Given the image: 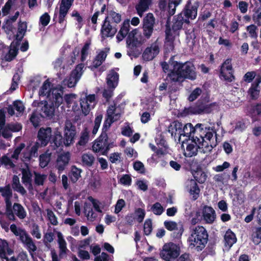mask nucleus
I'll return each instance as SVG.
<instances>
[{"label":"nucleus","mask_w":261,"mask_h":261,"mask_svg":"<svg viewBox=\"0 0 261 261\" xmlns=\"http://www.w3.org/2000/svg\"><path fill=\"white\" fill-rule=\"evenodd\" d=\"M174 56H172L169 61V64L171 66L172 69L168 73L167 78L170 82L181 83L186 79L191 80L196 79L195 67L192 63H180L174 61Z\"/></svg>","instance_id":"nucleus-1"},{"label":"nucleus","mask_w":261,"mask_h":261,"mask_svg":"<svg viewBox=\"0 0 261 261\" xmlns=\"http://www.w3.org/2000/svg\"><path fill=\"white\" fill-rule=\"evenodd\" d=\"M217 139L216 130L212 127H205L202 134H200L199 137H193V142L198 145L201 152L206 153L217 146Z\"/></svg>","instance_id":"nucleus-2"},{"label":"nucleus","mask_w":261,"mask_h":261,"mask_svg":"<svg viewBox=\"0 0 261 261\" xmlns=\"http://www.w3.org/2000/svg\"><path fill=\"white\" fill-rule=\"evenodd\" d=\"M76 134L75 127L71 123H66L64 129V137L58 130L52 134L50 143L53 150H56L58 147L65 145L68 146L73 143Z\"/></svg>","instance_id":"nucleus-3"},{"label":"nucleus","mask_w":261,"mask_h":261,"mask_svg":"<svg viewBox=\"0 0 261 261\" xmlns=\"http://www.w3.org/2000/svg\"><path fill=\"white\" fill-rule=\"evenodd\" d=\"M148 39L144 35L139 33L137 29L130 31L126 40L127 54L129 56H138L140 54L139 47L143 45Z\"/></svg>","instance_id":"nucleus-4"},{"label":"nucleus","mask_w":261,"mask_h":261,"mask_svg":"<svg viewBox=\"0 0 261 261\" xmlns=\"http://www.w3.org/2000/svg\"><path fill=\"white\" fill-rule=\"evenodd\" d=\"M51 83L47 79L43 83L40 88L39 94L41 96H46L47 99L54 101L56 106H60L63 101V87L59 86V88H51Z\"/></svg>","instance_id":"nucleus-5"},{"label":"nucleus","mask_w":261,"mask_h":261,"mask_svg":"<svg viewBox=\"0 0 261 261\" xmlns=\"http://www.w3.org/2000/svg\"><path fill=\"white\" fill-rule=\"evenodd\" d=\"M208 234L206 229L201 226H197L191 230L189 238L190 245L196 247L198 251L204 248L208 241Z\"/></svg>","instance_id":"nucleus-6"},{"label":"nucleus","mask_w":261,"mask_h":261,"mask_svg":"<svg viewBox=\"0 0 261 261\" xmlns=\"http://www.w3.org/2000/svg\"><path fill=\"white\" fill-rule=\"evenodd\" d=\"M14 250L9 247L8 242L0 239V258L2 261H29L25 253H19L17 256H11Z\"/></svg>","instance_id":"nucleus-7"},{"label":"nucleus","mask_w":261,"mask_h":261,"mask_svg":"<svg viewBox=\"0 0 261 261\" xmlns=\"http://www.w3.org/2000/svg\"><path fill=\"white\" fill-rule=\"evenodd\" d=\"M33 107H37L40 116L43 118L50 119L55 115L56 108L59 106H56L54 101L50 100H42L38 101H34L33 102Z\"/></svg>","instance_id":"nucleus-8"},{"label":"nucleus","mask_w":261,"mask_h":261,"mask_svg":"<svg viewBox=\"0 0 261 261\" xmlns=\"http://www.w3.org/2000/svg\"><path fill=\"white\" fill-rule=\"evenodd\" d=\"M107 131L105 130L103 127H102V132L100 136L95 141L92 145V150L94 152L107 155L110 149L114 146V143L109 140Z\"/></svg>","instance_id":"nucleus-9"},{"label":"nucleus","mask_w":261,"mask_h":261,"mask_svg":"<svg viewBox=\"0 0 261 261\" xmlns=\"http://www.w3.org/2000/svg\"><path fill=\"white\" fill-rule=\"evenodd\" d=\"M156 24L155 18L151 13H147L142 19V33L147 38L152 36Z\"/></svg>","instance_id":"nucleus-10"},{"label":"nucleus","mask_w":261,"mask_h":261,"mask_svg":"<svg viewBox=\"0 0 261 261\" xmlns=\"http://www.w3.org/2000/svg\"><path fill=\"white\" fill-rule=\"evenodd\" d=\"M179 255V249L174 243L166 244L164 245L160 253V256L166 261H171Z\"/></svg>","instance_id":"nucleus-11"},{"label":"nucleus","mask_w":261,"mask_h":261,"mask_svg":"<svg viewBox=\"0 0 261 261\" xmlns=\"http://www.w3.org/2000/svg\"><path fill=\"white\" fill-rule=\"evenodd\" d=\"M161 43L158 39L147 46L144 50L142 58L145 61L153 60L160 53Z\"/></svg>","instance_id":"nucleus-12"},{"label":"nucleus","mask_w":261,"mask_h":261,"mask_svg":"<svg viewBox=\"0 0 261 261\" xmlns=\"http://www.w3.org/2000/svg\"><path fill=\"white\" fill-rule=\"evenodd\" d=\"M116 104L110 106L107 111V118L105 121L103 127L105 130H108L112 123L119 120L120 118V113H116Z\"/></svg>","instance_id":"nucleus-13"},{"label":"nucleus","mask_w":261,"mask_h":261,"mask_svg":"<svg viewBox=\"0 0 261 261\" xmlns=\"http://www.w3.org/2000/svg\"><path fill=\"white\" fill-rule=\"evenodd\" d=\"M82 75V63H79L73 70L70 75L63 81V84L69 88H72L75 86L79 81Z\"/></svg>","instance_id":"nucleus-14"},{"label":"nucleus","mask_w":261,"mask_h":261,"mask_svg":"<svg viewBox=\"0 0 261 261\" xmlns=\"http://www.w3.org/2000/svg\"><path fill=\"white\" fill-rule=\"evenodd\" d=\"M52 136L51 127H41L38 132L37 142L41 146L45 147L50 142Z\"/></svg>","instance_id":"nucleus-15"},{"label":"nucleus","mask_w":261,"mask_h":261,"mask_svg":"<svg viewBox=\"0 0 261 261\" xmlns=\"http://www.w3.org/2000/svg\"><path fill=\"white\" fill-rule=\"evenodd\" d=\"M220 75L221 77L227 82H231L234 80V76L233 75V69L230 60L227 59L222 64L220 69Z\"/></svg>","instance_id":"nucleus-16"},{"label":"nucleus","mask_w":261,"mask_h":261,"mask_svg":"<svg viewBox=\"0 0 261 261\" xmlns=\"http://www.w3.org/2000/svg\"><path fill=\"white\" fill-rule=\"evenodd\" d=\"M175 35L169 27H167L165 31V39L164 41V49L165 54L167 55L172 52L174 49Z\"/></svg>","instance_id":"nucleus-17"},{"label":"nucleus","mask_w":261,"mask_h":261,"mask_svg":"<svg viewBox=\"0 0 261 261\" xmlns=\"http://www.w3.org/2000/svg\"><path fill=\"white\" fill-rule=\"evenodd\" d=\"M199 7L198 3L192 4L191 1L189 0L185 6L182 12L180 13L181 15L183 14L186 19H194L197 15V9Z\"/></svg>","instance_id":"nucleus-18"},{"label":"nucleus","mask_w":261,"mask_h":261,"mask_svg":"<svg viewBox=\"0 0 261 261\" xmlns=\"http://www.w3.org/2000/svg\"><path fill=\"white\" fill-rule=\"evenodd\" d=\"M10 229L15 236L19 237V240L23 245L33 239L25 229L18 228L15 224H11Z\"/></svg>","instance_id":"nucleus-19"},{"label":"nucleus","mask_w":261,"mask_h":261,"mask_svg":"<svg viewBox=\"0 0 261 261\" xmlns=\"http://www.w3.org/2000/svg\"><path fill=\"white\" fill-rule=\"evenodd\" d=\"M164 225L167 230L176 231L174 236L177 238H180L184 231L183 225L181 223H177L173 221H165Z\"/></svg>","instance_id":"nucleus-20"},{"label":"nucleus","mask_w":261,"mask_h":261,"mask_svg":"<svg viewBox=\"0 0 261 261\" xmlns=\"http://www.w3.org/2000/svg\"><path fill=\"white\" fill-rule=\"evenodd\" d=\"M74 0H60L58 22L62 23Z\"/></svg>","instance_id":"nucleus-21"},{"label":"nucleus","mask_w":261,"mask_h":261,"mask_svg":"<svg viewBox=\"0 0 261 261\" xmlns=\"http://www.w3.org/2000/svg\"><path fill=\"white\" fill-rule=\"evenodd\" d=\"M70 159V154L69 152L61 153L58 156L56 168L58 170L59 172L61 173L65 170L69 163Z\"/></svg>","instance_id":"nucleus-22"},{"label":"nucleus","mask_w":261,"mask_h":261,"mask_svg":"<svg viewBox=\"0 0 261 261\" xmlns=\"http://www.w3.org/2000/svg\"><path fill=\"white\" fill-rule=\"evenodd\" d=\"M261 83V75H257L254 82L248 90V94L252 99H256L259 95L260 88L259 84Z\"/></svg>","instance_id":"nucleus-23"},{"label":"nucleus","mask_w":261,"mask_h":261,"mask_svg":"<svg viewBox=\"0 0 261 261\" xmlns=\"http://www.w3.org/2000/svg\"><path fill=\"white\" fill-rule=\"evenodd\" d=\"M76 96L73 94H66L64 97V99L68 108L72 107V109L74 112L78 111L82 108V98H80V106L77 105V101L75 100Z\"/></svg>","instance_id":"nucleus-24"},{"label":"nucleus","mask_w":261,"mask_h":261,"mask_svg":"<svg viewBox=\"0 0 261 261\" xmlns=\"http://www.w3.org/2000/svg\"><path fill=\"white\" fill-rule=\"evenodd\" d=\"M153 0H139L135 6V9L140 17H142L144 13L147 11L152 5Z\"/></svg>","instance_id":"nucleus-25"},{"label":"nucleus","mask_w":261,"mask_h":261,"mask_svg":"<svg viewBox=\"0 0 261 261\" xmlns=\"http://www.w3.org/2000/svg\"><path fill=\"white\" fill-rule=\"evenodd\" d=\"M186 188L194 200H196L199 195L200 189L195 180L191 179L187 181Z\"/></svg>","instance_id":"nucleus-26"},{"label":"nucleus","mask_w":261,"mask_h":261,"mask_svg":"<svg viewBox=\"0 0 261 261\" xmlns=\"http://www.w3.org/2000/svg\"><path fill=\"white\" fill-rule=\"evenodd\" d=\"M116 26V24L105 21L101 29L102 36L106 37L113 36L117 31Z\"/></svg>","instance_id":"nucleus-27"},{"label":"nucleus","mask_w":261,"mask_h":261,"mask_svg":"<svg viewBox=\"0 0 261 261\" xmlns=\"http://www.w3.org/2000/svg\"><path fill=\"white\" fill-rule=\"evenodd\" d=\"M130 21L128 19L125 20L122 24L116 38L118 42L123 40L126 36H128L130 31Z\"/></svg>","instance_id":"nucleus-28"},{"label":"nucleus","mask_w":261,"mask_h":261,"mask_svg":"<svg viewBox=\"0 0 261 261\" xmlns=\"http://www.w3.org/2000/svg\"><path fill=\"white\" fill-rule=\"evenodd\" d=\"M202 216L204 220L207 223L211 224L216 219V214L214 209L208 206H204L202 211Z\"/></svg>","instance_id":"nucleus-29"},{"label":"nucleus","mask_w":261,"mask_h":261,"mask_svg":"<svg viewBox=\"0 0 261 261\" xmlns=\"http://www.w3.org/2000/svg\"><path fill=\"white\" fill-rule=\"evenodd\" d=\"M184 22L189 23V20L187 19H184L181 14L178 15L175 18L172 29H171L174 35L178 34L177 32L182 28Z\"/></svg>","instance_id":"nucleus-30"},{"label":"nucleus","mask_w":261,"mask_h":261,"mask_svg":"<svg viewBox=\"0 0 261 261\" xmlns=\"http://www.w3.org/2000/svg\"><path fill=\"white\" fill-rule=\"evenodd\" d=\"M57 237L59 248V255L60 258H62L66 256L67 252L68 251L66 246L67 244L64 239L62 233L61 232H57Z\"/></svg>","instance_id":"nucleus-31"},{"label":"nucleus","mask_w":261,"mask_h":261,"mask_svg":"<svg viewBox=\"0 0 261 261\" xmlns=\"http://www.w3.org/2000/svg\"><path fill=\"white\" fill-rule=\"evenodd\" d=\"M118 74L114 70H111L107 77V84L108 87L115 89L118 85Z\"/></svg>","instance_id":"nucleus-32"},{"label":"nucleus","mask_w":261,"mask_h":261,"mask_svg":"<svg viewBox=\"0 0 261 261\" xmlns=\"http://www.w3.org/2000/svg\"><path fill=\"white\" fill-rule=\"evenodd\" d=\"M224 238L225 246L228 249L237 242L236 236L230 229L226 231Z\"/></svg>","instance_id":"nucleus-33"},{"label":"nucleus","mask_w":261,"mask_h":261,"mask_svg":"<svg viewBox=\"0 0 261 261\" xmlns=\"http://www.w3.org/2000/svg\"><path fill=\"white\" fill-rule=\"evenodd\" d=\"M183 124L181 122L178 121H174L168 127V131L171 133L173 136L174 134L175 136L177 133L179 135H182Z\"/></svg>","instance_id":"nucleus-34"},{"label":"nucleus","mask_w":261,"mask_h":261,"mask_svg":"<svg viewBox=\"0 0 261 261\" xmlns=\"http://www.w3.org/2000/svg\"><path fill=\"white\" fill-rule=\"evenodd\" d=\"M13 212L20 219H24L27 217V212L23 206L19 203H14L13 205Z\"/></svg>","instance_id":"nucleus-35"},{"label":"nucleus","mask_w":261,"mask_h":261,"mask_svg":"<svg viewBox=\"0 0 261 261\" xmlns=\"http://www.w3.org/2000/svg\"><path fill=\"white\" fill-rule=\"evenodd\" d=\"M95 96L94 94L89 95L86 97V106H83L84 109H83V114L85 115H87L90 112L91 108H93L94 105Z\"/></svg>","instance_id":"nucleus-36"},{"label":"nucleus","mask_w":261,"mask_h":261,"mask_svg":"<svg viewBox=\"0 0 261 261\" xmlns=\"http://www.w3.org/2000/svg\"><path fill=\"white\" fill-rule=\"evenodd\" d=\"M6 203V215L7 218L10 221H15L16 220L15 216L13 212V206L11 198H5Z\"/></svg>","instance_id":"nucleus-37"},{"label":"nucleus","mask_w":261,"mask_h":261,"mask_svg":"<svg viewBox=\"0 0 261 261\" xmlns=\"http://www.w3.org/2000/svg\"><path fill=\"white\" fill-rule=\"evenodd\" d=\"M12 185L14 190L19 192L22 195H24L26 194L27 191L24 188L20 185L19 178L17 175H13Z\"/></svg>","instance_id":"nucleus-38"},{"label":"nucleus","mask_w":261,"mask_h":261,"mask_svg":"<svg viewBox=\"0 0 261 261\" xmlns=\"http://www.w3.org/2000/svg\"><path fill=\"white\" fill-rule=\"evenodd\" d=\"M194 143L189 144L186 147V151L185 155L187 157H191L195 155L197 153L198 149H199L198 145L194 142Z\"/></svg>","instance_id":"nucleus-39"},{"label":"nucleus","mask_w":261,"mask_h":261,"mask_svg":"<svg viewBox=\"0 0 261 261\" xmlns=\"http://www.w3.org/2000/svg\"><path fill=\"white\" fill-rule=\"evenodd\" d=\"M107 56V53L103 50L100 51L99 54L96 56L93 62V66L95 68H97L100 66L103 62L105 60Z\"/></svg>","instance_id":"nucleus-40"},{"label":"nucleus","mask_w":261,"mask_h":261,"mask_svg":"<svg viewBox=\"0 0 261 261\" xmlns=\"http://www.w3.org/2000/svg\"><path fill=\"white\" fill-rule=\"evenodd\" d=\"M182 0H169L167 11L170 16L173 15L176 11V7L181 3Z\"/></svg>","instance_id":"nucleus-41"},{"label":"nucleus","mask_w":261,"mask_h":261,"mask_svg":"<svg viewBox=\"0 0 261 261\" xmlns=\"http://www.w3.org/2000/svg\"><path fill=\"white\" fill-rule=\"evenodd\" d=\"M121 20V16L120 14L114 11L109 12L108 16L106 18L105 21H108L110 23H118Z\"/></svg>","instance_id":"nucleus-42"},{"label":"nucleus","mask_w":261,"mask_h":261,"mask_svg":"<svg viewBox=\"0 0 261 261\" xmlns=\"http://www.w3.org/2000/svg\"><path fill=\"white\" fill-rule=\"evenodd\" d=\"M85 214L88 220L93 221L96 217V214L93 211L91 205L88 204L87 202L85 203Z\"/></svg>","instance_id":"nucleus-43"},{"label":"nucleus","mask_w":261,"mask_h":261,"mask_svg":"<svg viewBox=\"0 0 261 261\" xmlns=\"http://www.w3.org/2000/svg\"><path fill=\"white\" fill-rule=\"evenodd\" d=\"M34 183L37 186H43L46 179L47 175L34 172Z\"/></svg>","instance_id":"nucleus-44"},{"label":"nucleus","mask_w":261,"mask_h":261,"mask_svg":"<svg viewBox=\"0 0 261 261\" xmlns=\"http://www.w3.org/2000/svg\"><path fill=\"white\" fill-rule=\"evenodd\" d=\"M81 170L77 168L75 166H73L70 173L69 174L70 180L72 182H75L80 176Z\"/></svg>","instance_id":"nucleus-45"},{"label":"nucleus","mask_w":261,"mask_h":261,"mask_svg":"<svg viewBox=\"0 0 261 261\" xmlns=\"http://www.w3.org/2000/svg\"><path fill=\"white\" fill-rule=\"evenodd\" d=\"M22 182L26 185L27 183H30L32 182V174L29 169H22Z\"/></svg>","instance_id":"nucleus-46"},{"label":"nucleus","mask_w":261,"mask_h":261,"mask_svg":"<svg viewBox=\"0 0 261 261\" xmlns=\"http://www.w3.org/2000/svg\"><path fill=\"white\" fill-rule=\"evenodd\" d=\"M39 166L44 168L48 165L50 160V155L49 154L43 153L39 156Z\"/></svg>","instance_id":"nucleus-47"},{"label":"nucleus","mask_w":261,"mask_h":261,"mask_svg":"<svg viewBox=\"0 0 261 261\" xmlns=\"http://www.w3.org/2000/svg\"><path fill=\"white\" fill-rule=\"evenodd\" d=\"M0 192L5 198H11L12 196V191L9 184L4 187H0Z\"/></svg>","instance_id":"nucleus-48"},{"label":"nucleus","mask_w":261,"mask_h":261,"mask_svg":"<svg viewBox=\"0 0 261 261\" xmlns=\"http://www.w3.org/2000/svg\"><path fill=\"white\" fill-rule=\"evenodd\" d=\"M252 240L255 244H258L261 241V227L256 228L252 234Z\"/></svg>","instance_id":"nucleus-49"},{"label":"nucleus","mask_w":261,"mask_h":261,"mask_svg":"<svg viewBox=\"0 0 261 261\" xmlns=\"http://www.w3.org/2000/svg\"><path fill=\"white\" fill-rule=\"evenodd\" d=\"M1 164L4 165L6 168H13L15 165L13 163L11 160L7 155H4L1 158Z\"/></svg>","instance_id":"nucleus-50"},{"label":"nucleus","mask_w":261,"mask_h":261,"mask_svg":"<svg viewBox=\"0 0 261 261\" xmlns=\"http://www.w3.org/2000/svg\"><path fill=\"white\" fill-rule=\"evenodd\" d=\"M94 160V157L92 154H84L83 155V164L88 166H92Z\"/></svg>","instance_id":"nucleus-51"},{"label":"nucleus","mask_w":261,"mask_h":261,"mask_svg":"<svg viewBox=\"0 0 261 261\" xmlns=\"http://www.w3.org/2000/svg\"><path fill=\"white\" fill-rule=\"evenodd\" d=\"M25 145L24 143H21L19 145L14 149L13 154L11 155V158L18 160L19 155L23 149L24 148Z\"/></svg>","instance_id":"nucleus-52"},{"label":"nucleus","mask_w":261,"mask_h":261,"mask_svg":"<svg viewBox=\"0 0 261 261\" xmlns=\"http://www.w3.org/2000/svg\"><path fill=\"white\" fill-rule=\"evenodd\" d=\"M23 246L28 250V252L31 255H33V253L37 249V246L33 239L24 245Z\"/></svg>","instance_id":"nucleus-53"},{"label":"nucleus","mask_w":261,"mask_h":261,"mask_svg":"<svg viewBox=\"0 0 261 261\" xmlns=\"http://www.w3.org/2000/svg\"><path fill=\"white\" fill-rule=\"evenodd\" d=\"M195 132V129L191 123H187L183 126L182 133L183 135H191L192 133Z\"/></svg>","instance_id":"nucleus-54"},{"label":"nucleus","mask_w":261,"mask_h":261,"mask_svg":"<svg viewBox=\"0 0 261 261\" xmlns=\"http://www.w3.org/2000/svg\"><path fill=\"white\" fill-rule=\"evenodd\" d=\"M42 147V146L37 141L34 143L29 150L30 153L32 158H37L38 156V149Z\"/></svg>","instance_id":"nucleus-55"},{"label":"nucleus","mask_w":261,"mask_h":261,"mask_svg":"<svg viewBox=\"0 0 261 261\" xmlns=\"http://www.w3.org/2000/svg\"><path fill=\"white\" fill-rule=\"evenodd\" d=\"M47 215L50 223L53 225H58L57 218L54 213L49 209L47 210Z\"/></svg>","instance_id":"nucleus-56"},{"label":"nucleus","mask_w":261,"mask_h":261,"mask_svg":"<svg viewBox=\"0 0 261 261\" xmlns=\"http://www.w3.org/2000/svg\"><path fill=\"white\" fill-rule=\"evenodd\" d=\"M151 210L155 215H160L163 212L164 208L159 202H156L152 206Z\"/></svg>","instance_id":"nucleus-57"},{"label":"nucleus","mask_w":261,"mask_h":261,"mask_svg":"<svg viewBox=\"0 0 261 261\" xmlns=\"http://www.w3.org/2000/svg\"><path fill=\"white\" fill-rule=\"evenodd\" d=\"M134 169L140 173H145V169L144 164L140 161H137L133 164Z\"/></svg>","instance_id":"nucleus-58"},{"label":"nucleus","mask_w":261,"mask_h":261,"mask_svg":"<svg viewBox=\"0 0 261 261\" xmlns=\"http://www.w3.org/2000/svg\"><path fill=\"white\" fill-rule=\"evenodd\" d=\"M257 75L255 71H248L243 76V80L246 83H251Z\"/></svg>","instance_id":"nucleus-59"},{"label":"nucleus","mask_w":261,"mask_h":261,"mask_svg":"<svg viewBox=\"0 0 261 261\" xmlns=\"http://www.w3.org/2000/svg\"><path fill=\"white\" fill-rule=\"evenodd\" d=\"M50 17L47 13H44L40 17L39 22L43 27L47 26L49 23Z\"/></svg>","instance_id":"nucleus-60"},{"label":"nucleus","mask_w":261,"mask_h":261,"mask_svg":"<svg viewBox=\"0 0 261 261\" xmlns=\"http://www.w3.org/2000/svg\"><path fill=\"white\" fill-rule=\"evenodd\" d=\"M152 230V222L150 219L146 220L144 224V231L146 235L150 234Z\"/></svg>","instance_id":"nucleus-61"},{"label":"nucleus","mask_w":261,"mask_h":261,"mask_svg":"<svg viewBox=\"0 0 261 261\" xmlns=\"http://www.w3.org/2000/svg\"><path fill=\"white\" fill-rule=\"evenodd\" d=\"M186 40L188 43H191L192 45L195 44L196 35L193 30L189 32H186Z\"/></svg>","instance_id":"nucleus-62"},{"label":"nucleus","mask_w":261,"mask_h":261,"mask_svg":"<svg viewBox=\"0 0 261 261\" xmlns=\"http://www.w3.org/2000/svg\"><path fill=\"white\" fill-rule=\"evenodd\" d=\"M18 53V49L15 47L13 49L9 50L8 53L6 55V60L7 61H11L17 56Z\"/></svg>","instance_id":"nucleus-63"},{"label":"nucleus","mask_w":261,"mask_h":261,"mask_svg":"<svg viewBox=\"0 0 261 261\" xmlns=\"http://www.w3.org/2000/svg\"><path fill=\"white\" fill-rule=\"evenodd\" d=\"M109 160L112 163L117 164L121 162V153L114 152L111 153L109 156Z\"/></svg>","instance_id":"nucleus-64"}]
</instances>
